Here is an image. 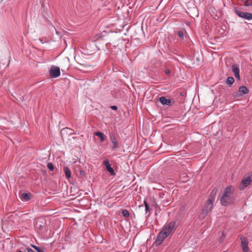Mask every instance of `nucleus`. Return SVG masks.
Here are the masks:
<instances>
[{"label": "nucleus", "mask_w": 252, "mask_h": 252, "mask_svg": "<svg viewBox=\"0 0 252 252\" xmlns=\"http://www.w3.org/2000/svg\"><path fill=\"white\" fill-rule=\"evenodd\" d=\"M50 77L51 78H56L61 75V71L59 67L52 65L49 71Z\"/></svg>", "instance_id": "5"}, {"label": "nucleus", "mask_w": 252, "mask_h": 252, "mask_svg": "<svg viewBox=\"0 0 252 252\" xmlns=\"http://www.w3.org/2000/svg\"><path fill=\"white\" fill-rule=\"evenodd\" d=\"M63 169L65 173L66 178L67 179H69L71 177V171L69 168L67 166H64Z\"/></svg>", "instance_id": "13"}, {"label": "nucleus", "mask_w": 252, "mask_h": 252, "mask_svg": "<svg viewBox=\"0 0 252 252\" xmlns=\"http://www.w3.org/2000/svg\"><path fill=\"white\" fill-rule=\"evenodd\" d=\"M240 239L243 252H248L249 248L248 247V241L247 239L245 237H241Z\"/></svg>", "instance_id": "6"}, {"label": "nucleus", "mask_w": 252, "mask_h": 252, "mask_svg": "<svg viewBox=\"0 0 252 252\" xmlns=\"http://www.w3.org/2000/svg\"><path fill=\"white\" fill-rule=\"evenodd\" d=\"M65 59L67 61H69V59L68 58H66Z\"/></svg>", "instance_id": "29"}, {"label": "nucleus", "mask_w": 252, "mask_h": 252, "mask_svg": "<svg viewBox=\"0 0 252 252\" xmlns=\"http://www.w3.org/2000/svg\"><path fill=\"white\" fill-rule=\"evenodd\" d=\"M111 108L112 110H117V107L116 106H115V105L111 106Z\"/></svg>", "instance_id": "27"}, {"label": "nucleus", "mask_w": 252, "mask_h": 252, "mask_svg": "<svg viewBox=\"0 0 252 252\" xmlns=\"http://www.w3.org/2000/svg\"><path fill=\"white\" fill-rule=\"evenodd\" d=\"M47 167L49 169L50 171H53L54 169V166L51 162L48 163Z\"/></svg>", "instance_id": "21"}, {"label": "nucleus", "mask_w": 252, "mask_h": 252, "mask_svg": "<svg viewBox=\"0 0 252 252\" xmlns=\"http://www.w3.org/2000/svg\"><path fill=\"white\" fill-rule=\"evenodd\" d=\"M242 18L250 20L252 19V14L249 12H245Z\"/></svg>", "instance_id": "16"}, {"label": "nucleus", "mask_w": 252, "mask_h": 252, "mask_svg": "<svg viewBox=\"0 0 252 252\" xmlns=\"http://www.w3.org/2000/svg\"><path fill=\"white\" fill-rule=\"evenodd\" d=\"M26 250L28 251V252H35L33 250L30 248H27Z\"/></svg>", "instance_id": "26"}, {"label": "nucleus", "mask_w": 252, "mask_h": 252, "mask_svg": "<svg viewBox=\"0 0 252 252\" xmlns=\"http://www.w3.org/2000/svg\"><path fill=\"white\" fill-rule=\"evenodd\" d=\"M231 58L230 57H225L224 58V62L225 63H230L231 62Z\"/></svg>", "instance_id": "24"}, {"label": "nucleus", "mask_w": 252, "mask_h": 252, "mask_svg": "<svg viewBox=\"0 0 252 252\" xmlns=\"http://www.w3.org/2000/svg\"><path fill=\"white\" fill-rule=\"evenodd\" d=\"M165 73H166V74H169V73H170V71H169V69H166V70H165Z\"/></svg>", "instance_id": "28"}, {"label": "nucleus", "mask_w": 252, "mask_h": 252, "mask_svg": "<svg viewBox=\"0 0 252 252\" xmlns=\"http://www.w3.org/2000/svg\"><path fill=\"white\" fill-rule=\"evenodd\" d=\"M32 247L37 252H44V249L43 248L36 246L33 245H31Z\"/></svg>", "instance_id": "19"}, {"label": "nucleus", "mask_w": 252, "mask_h": 252, "mask_svg": "<svg viewBox=\"0 0 252 252\" xmlns=\"http://www.w3.org/2000/svg\"><path fill=\"white\" fill-rule=\"evenodd\" d=\"M176 229V226L175 221H172L165 224L157 236L156 240V245H160L163 240L168 236L172 234Z\"/></svg>", "instance_id": "1"}, {"label": "nucleus", "mask_w": 252, "mask_h": 252, "mask_svg": "<svg viewBox=\"0 0 252 252\" xmlns=\"http://www.w3.org/2000/svg\"><path fill=\"white\" fill-rule=\"evenodd\" d=\"M234 188L232 186L226 187L220 198V204L224 206L230 205L233 202Z\"/></svg>", "instance_id": "2"}, {"label": "nucleus", "mask_w": 252, "mask_h": 252, "mask_svg": "<svg viewBox=\"0 0 252 252\" xmlns=\"http://www.w3.org/2000/svg\"><path fill=\"white\" fill-rule=\"evenodd\" d=\"M217 189L216 188L213 189L210 193L209 199L206 201V203H208V201H211L212 206H213V202L215 199L216 195L217 192Z\"/></svg>", "instance_id": "8"}, {"label": "nucleus", "mask_w": 252, "mask_h": 252, "mask_svg": "<svg viewBox=\"0 0 252 252\" xmlns=\"http://www.w3.org/2000/svg\"><path fill=\"white\" fill-rule=\"evenodd\" d=\"M234 82V79L232 77H229L227 78L226 83L228 85H231Z\"/></svg>", "instance_id": "18"}, {"label": "nucleus", "mask_w": 252, "mask_h": 252, "mask_svg": "<svg viewBox=\"0 0 252 252\" xmlns=\"http://www.w3.org/2000/svg\"><path fill=\"white\" fill-rule=\"evenodd\" d=\"M110 140L113 144V148L116 149L118 147L117 139L114 135H110Z\"/></svg>", "instance_id": "11"}, {"label": "nucleus", "mask_w": 252, "mask_h": 252, "mask_svg": "<svg viewBox=\"0 0 252 252\" xmlns=\"http://www.w3.org/2000/svg\"><path fill=\"white\" fill-rule=\"evenodd\" d=\"M211 201H208V203H206L204 208L201 210L200 213L199 215V218L200 220L204 219L210 212L213 208Z\"/></svg>", "instance_id": "3"}, {"label": "nucleus", "mask_w": 252, "mask_h": 252, "mask_svg": "<svg viewBox=\"0 0 252 252\" xmlns=\"http://www.w3.org/2000/svg\"><path fill=\"white\" fill-rule=\"evenodd\" d=\"M232 71L236 78L240 79L239 67L237 64H234L232 67Z\"/></svg>", "instance_id": "9"}, {"label": "nucleus", "mask_w": 252, "mask_h": 252, "mask_svg": "<svg viewBox=\"0 0 252 252\" xmlns=\"http://www.w3.org/2000/svg\"><path fill=\"white\" fill-rule=\"evenodd\" d=\"M234 11L236 14L241 18H242L243 17V15L245 13V12H243L238 9H235Z\"/></svg>", "instance_id": "17"}, {"label": "nucleus", "mask_w": 252, "mask_h": 252, "mask_svg": "<svg viewBox=\"0 0 252 252\" xmlns=\"http://www.w3.org/2000/svg\"><path fill=\"white\" fill-rule=\"evenodd\" d=\"M122 214L125 217L127 218L129 217V212L127 210H123L122 212Z\"/></svg>", "instance_id": "20"}, {"label": "nucleus", "mask_w": 252, "mask_h": 252, "mask_svg": "<svg viewBox=\"0 0 252 252\" xmlns=\"http://www.w3.org/2000/svg\"><path fill=\"white\" fill-rule=\"evenodd\" d=\"M103 164L105 166L107 171H108L111 175H115L114 170L110 164L108 159H105L103 161Z\"/></svg>", "instance_id": "7"}, {"label": "nucleus", "mask_w": 252, "mask_h": 252, "mask_svg": "<svg viewBox=\"0 0 252 252\" xmlns=\"http://www.w3.org/2000/svg\"><path fill=\"white\" fill-rule=\"evenodd\" d=\"M31 194L27 193H23L21 194V198L24 201H27L31 199Z\"/></svg>", "instance_id": "12"}, {"label": "nucleus", "mask_w": 252, "mask_h": 252, "mask_svg": "<svg viewBox=\"0 0 252 252\" xmlns=\"http://www.w3.org/2000/svg\"><path fill=\"white\" fill-rule=\"evenodd\" d=\"M144 204L145 205V211L146 212V213L149 212L150 211V208H149V206L148 205V204H147L146 201L145 200L144 201Z\"/></svg>", "instance_id": "22"}, {"label": "nucleus", "mask_w": 252, "mask_h": 252, "mask_svg": "<svg viewBox=\"0 0 252 252\" xmlns=\"http://www.w3.org/2000/svg\"><path fill=\"white\" fill-rule=\"evenodd\" d=\"M94 134L100 138L101 142H103L105 141V136L102 132L98 131L95 132Z\"/></svg>", "instance_id": "15"}, {"label": "nucleus", "mask_w": 252, "mask_h": 252, "mask_svg": "<svg viewBox=\"0 0 252 252\" xmlns=\"http://www.w3.org/2000/svg\"><path fill=\"white\" fill-rule=\"evenodd\" d=\"M222 235H223V236L224 237H225V236L224 235V233H223V232L222 233Z\"/></svg>", "instance_id": "30"}, {"label": "nucleus", "mask_w": 252, "mask_h": 252, "mask_svg": "<svg viewBox=\"0 0 252 252\" xmlns=\"http://www.w3.org/2000/svg\"><path fill=\"white\" fill-rule=\"evenodd\" d=\"M160 102L163 105H170L171 101L170 99L166 98L164 96H161L159 98Z\"/></svg>", "instance_id": "10"}, {"label": "nucleus", "mask_w": 252, "mask_h": 252, "mask_svg": "<svg viewBox=\"0 0 252 252\" xmlns=\"http://www.w3.org/2000/svg\"><path fill=\"white\" fill-rule=\"evenodd\" d=\"M252 182V175H249V176L247 177H244L243 178L241 183L239 185V189L241 190H244L245 188H246L249 185H250L251 184Z\"/></svg>", "instance_id": "4"}, {"label": "nucleus", "mask_w": 252, "mask_h": 252, "mask_svg": "<svg viewBox=\"0 0 252 252\" xmlns=\"http://www.w3.org/2000/svg\"><path fill=\"white\" fill-rule=\"evenodd\" d=\"M248 92V89L245 86H242L239 89V92L241 94H246Z\"/></svg>", "instance_id": "14"}, {"label": "nucleus", "mask_w": 252, "mask_h": 252, "mask_svg": "<svg viewBox=\"0 0 252 252\" xmlns=\"http://www.w3.org/2000/svg\"><path fill=\"white\" fill-rule=\"evenodd\" d=\"M178 35L179 36V37L183 39H184V32L181 31H178Z\"/></svg>", "instance_id": "23"}, {"label": "nucleus", "mask_w": 252, "mask_h": 252, "mask_svg": "<svg viewBox=\"0 0 252 252\" xmlns=\"http://www.w3.org/2000/svg\"><path fill=\"white\" fill-rule=\"evenodd\" d=\"M244 5L246 6H249L252 5V3L250 2L249 0H245L244 2Z\"/></svg>", "instance_id": "25"}]
</instances>
